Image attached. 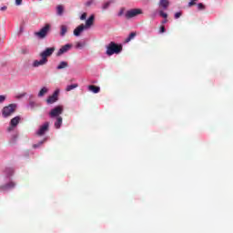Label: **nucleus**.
Instances as JSON below:
<instances>
[{
    "mask_svg": "<svg viewBox=\"0 0 233 233\" xmlns=\"http://www.w3.org/2000/svg\"><path fill=\"white\" fill-rule=\"evenodd\" d=\"M59 96V91L56 90L53 95L49 96L46 100L47 105H54L57 101V97Z\"/></svg>",
    "mask_w": 233,
    "mask_h": 233,
    "instance_id": "9",
    "label": "nucleus"
},
{
    "mask_svg": "<svg viewBox=\"0 0 233 233\" xmlns=\"http://www.w3.org/2000/svg\"><path fill=\"white\" fill-rule=\"evenodd\" d=\"M85 30H86V28L85 27V25L82 24L74 30V35L79 37V35H81Z\"/></svg>",
    "mask_w": 233,
    "mask_h": 233,
    "instance_id": "12",
    "label": "nucleus"
},
{
    "mask_svg": "<svg viewBox=\"0 0 233 233\" xmlns=\"http://www.w3.org/2000/svg\"><path fill=\"white\" fill-rule=\"evenodd\" d=\"M63 106H56L49 112V116L54 119V117H61V114L64 112Z\"/></svg>",
    "mask_w": 233,
    "mask_h": 233,
    "instance_id": "5",
    "label": "nucleus"
},
{
    "mask_svg": "<svg viewBox=\"0 0 233 233\" xmlns=\"http://www.w3.org/2000/svg\"><path fill=\"white\" fill-rule=\"evenodd\" d=\"M158 6L160 8H163V10H167V8L170 6V2H168V0H160L158 3Z\"/></svg>",
    "mask_w": 233,
    "mask_h": 233,
    "instance_id": "14",
    "label": "nucleus"
},
{
    "mask_svg": "<svg viewBox=\"0 0 233 233\" xmlns=\"http://www.w3.org/2000/svg\"><path fill=\"white\" fill-rule=\"evenodd\" d=\"M16 109H17V105L15 104H10L8 106H4L2 109L3 117H5V118L10 117V116H12Z\"/></svg>",
    "mask_w": 233,
    "mask_h": 233,
    "instance_id": "2",
    "label": "nucleus"
},
{
    "mask_svg": "<svg viewBox=\"0 0 233 233\" xmlns=\"http://www.w3.org/2000/svg\"><path fill=\"white\" fill-rule=\"evenodd\" d=\"M6 101V96L5 95H0V104L5 103Z\"/></svg>",
    "mask_w": 233,
    "mask_h": 233,
    "instance_id": "27",
    "label": "nucleus"
},
{
    "mask_svg": "<svg viewBox=\"0 0 233 233\" xmlns=\"http://www.w3.org/2000/svg\"><path fill=\"white\" fill-rule=\"evenodd\" d=\"M64 68H68V62L62 61L59 63V65L56 66V70H63Z\"/></svg>",
    "mask_w": 233,
    "mask_h": 233,
    "instance_id": "16",
    "label": "nucleus"
},
{
    "mask_svg": "<svg viewBox=\"0 0 233 233\" xmlns=\"http://www.w3.org/2000/svg\"><path fill=\"white\" fill-rule=\"evenodd\" d=\"M22 54H28V49H22Z\"/></svg>",
    "mask_w": 233,
    "mask_h": 233,
    "instance_id": "37",
    "label": "nucleus"
},
{
    "mask_svg": "<svg viewBox=\"0 0 233 233\" xmlns=\"http://www.w3.org/2000/svg\"><path fill=\"white\" fill-rule=\"evenodd\" d=\"M20 121H21V116L13 117L10 121V127L7 128L8 132H12V130H14V128H15V127L19 125Z\"/></svg>",
    "mask_w": 233,
    "mask_h": 233,
    "instance_id": "8",
    "label": "nucleus"
},
{
    "mask_svg": "<svg viewBox=\"0 0 233 233\" xmlns=\"http://www.w3.org/2000/svg\"><path fill=\"white\" fill-rule=\"evenodd\" d=\"M77 86H79V85H77V84L69 85L66 86V92H70V91L74 90V88H77Z\"/></svg>",
    "mask_w": 233,
    "mask_h": 233,
    "instance_id": "23",
    "label": "nucleus"
},
{
    "mask_svg": "<svg viewBox=\"0 0 233 233\" xmlns=\"http://www.w3.org/2000/svg\"><path fill=\"white\" fill-rule=\"evenodd\" d=\"M50 129V122H45L37 130L36 136H45Z\"/></svg>",
    "mask_w": 233,
    "mask_h": 233,
    "instance_id": "6",
    "label": "nucleus"
},
{
    "mask_svg": "<svg viewBox=\"0 0 233 233\" xmlns=\"http://www.w3.org/2000/svg\"><path fill=\"white\" fill-rule=\"evenodd\" d=\"M181 17V12H177L175 14V19H179Z\"/></svg>",
    "mask_w": 233,
    "mask_h": 233,
    "instance_id": "35",
    "label": "nucleus"
},
{
    "mask_svg": "<svg viewBox=\"0 0 233 233\" xmlns=\"http://www.w3.org/2000/svg\"><path fill=\"white\" fill-rule=\"evenodd\" d=\"M106 56H114V54H121L123 52V46L116 42H110L106 46Z\"/></svg>",
    "mask_w": 233,
    "mask_h": 233,
    "instance_id": "1",
    "label": "nucleus"
},
{
    "mask_svg": "<svg viewBox=\"0 0 233 233\" xmlns=\"http://www.w3.org/2000/svg\"><path fill=\"white\" fill-rule=\"evenodd\" d=\"M94 19H96L94 15H90V17L86 21V25L84 26L86 29L90 28V26H92L94 25Z\"/></svg>",
    "mask_w": 233,
    "mask_h": 233,
    "instance_id": "15",
    "label": "nucleus"
},
{
    "mask_svg": "<svg viewBox=\"0 0 233 233\" xmlns=\"http://www.w3.org/2000/svg\"><path fill=\"white\" fill-rule=\"evenodd\" d=\"M44 142L43 141H40L38 144H35L33 146V148H38V147H41V145L43 144Z\"/></svg>",
    "mask_w": 233,
    "mask_h": 233,
    "instance_id": "33",
    "label": "nucleus"
},
{
    "mask_svg": "<svg viewBox=\"0 0 233 233\" xmlns=\"http://www.w3.org/2000/svg\"><path fill=\"white\" fill-rule=\"evenodd\" d=\"M71 49H72V45L70 44L65 45L58 50V52L56 53V56L59 57L63 56V54H66V52H68Z\"/></svg>",
    "mask_w": 233,
    "mask_h": 233,
    "instance_id": "11",
    "label": "nucleus"
},
{
    "mask_svg": "<svg viewBox=\"0 0 233 233\" xmlns=\"http://www.w3.org/2000/svg\"><path fill=\"white\" fill-rule=\"evenodd\" d=\"M51 25L50 24H46L44 27L40 29V31L35 32V35L38 37V39H45L46 35H48V32H50Z\"/></svg>",
    "mask_w": 233,
    "mask_h": 233,
    "instance_id": "3",
    "label": "nucleus"
},
{
    "mask_svg": "<svg viewBox=\"0 0 233 233\" xmlns=\"http://www.w3.org/2000/svg\"><path fill=\"white\" fill-rule=\"evenodd\" d=\"M159 15L161 17H164V19H167V17H168V15L167 13L163 12V10L159 11Z\"/></svg>",
    "mask_w": 233,
    "mask_h": 233,
    "instance_id": "26",
    "label": "nucleus"
},
{
    "mask_svg": "<svg viewBox=\"0 0 233 233\" xmlns=\"http://www.w3.org/2000/svg\"><path fill=\"white\" fill-rule=\"evenodd\" d=\"M54 52H56V47H47L45 51L40 53V57L43 59H48V57H50Z\"/></svg>",
    "mask_w": 233,
    "mask_h": 233,
    "instance_id": "7",
    "label": "nucleus"
},
{
    "mask_svg": "<svg viewBox=\"0 0 233 233\" xmlns=\"http://www.w3.org/2000/svg\"><path fill=\"white\" fill-rule=\"evenodd\" d=\"M6 8H7L6 6H3V7H1V10L5 11V10H6Z\"/></svg>",
    "mask_w": 233,
    "mask_h": 233,
    "instance_id": "40",
    "label": "nucleus"
},
{
    "mask_svg": "<svg viewBox=\"0 0 233 233\" xmlns=\"http://www.w3.org/2000/svg\"><path fill=\"white\" fill-rule=\"evenodd\" d=\"M12 188H15V182H9L5 185L0 186V192H6L8 190H12Z\"/></svg>",
    "mask_w": 233,
    "mask_h": 233,
    "instance_id": "10",
    "label": "nucleus"
},
{
    "mask_svg": "<svg viewBox=\"0 0 233 233\" xmlns=\"http://www.w3.org/2000/svg\"><path fill=\"white\" fill-rule=\"evenodd\" d=\"M81 21H85L86 19V13H83L80 16Z\"/></svg>",
    "mask_w": 233,
    "mask_h": 233,
    "instance_id": "32",
    "label": "nucleus"
},
{
    "mask_svg": "<svg viewBox=\"0 0 233 233\" xmlns=\"http://www.w3.org/2000/svg\"><path fill=\"white\" fill-rule=\"evenodd\" d=\"M16 6H21L23 5V0H15Z\"/></svg>",
    "mask_w": 233,
    "mask_h": 233,
    "instance_id": "30",
    "label": "nucleus"
},
{
    "mask_svg": "<svg viewBox=\"0 0 233 233\" xmlns=\"http://www.w3.org/2000/svg\"><path fill=\"white\" fill-rule=\"evenodd\" d=\"M198 1H199V0H189V2H188V4H187V6H188L189 8H191V6H196Z\"/></svg>",
    "mask_w": 233,
    "mask_h": 233,
    "instance_id": "24",
    "label": "nucleus"
},
{
    "mask_svg": "<svg viewBox=\"0 0 233 233\" xmlns=\"http://www.w3.org/2000/svg\"><path fill=\"white\" fill-rule=\"evenodd\" d=\"M110 6V2L105 3L102 6L103 10H106Z\"/></svg>",
    "mask_w": 233,
    "mask_h": 233,
    "instance_id": "28",
    "label": "nucleus"
},
{
    "mask_svg": "<svg viewBox=\"0 0 233 233\" xmlns=\"http://www.w3.org/2000/svg\"><path fill=\"white\" fill-rule=\"evenodd\" d=\"M92 5H94V0H90V1L86 3V6H90Z\"/></svg>",
    "mask_w": 233,
    "mask_h": 233,
    "instance_id": "34",
    "label": "nucleus"
},
{
    "mask_svg": "<svg viewBox=\"0 0 233 233\" xmlns=\"http://www.w3.org/2000/svg\"><path fill=\"white\" fill-rule=\"evenodd\" d=\"M65 13V6H63V5H58L56 6V14L57 15H63V14Z\"/></svg>",
    "mask_w": 233,
    "mask_h": 233,
    "instance_id": "19",
    "label": "nucleus"
},
{
    "mask_svg": "<svg viewBox=\"0 0 233 233\" xmlns=\"http://www.w3.org/2000/svg\"><path fill=\"white\" fill-rule=\"evenodd\" d=\"M48 63V59L42 58L41 60H35L33 62L34 68H37V66H43V65H46Z\"/></svg>",
    "mask_w": 233,
    "mask_h": 233,
    "instance_id": "13",
    "label": "nucleus"
},
{
    "mask_svg": "<svg viewBox=\"0 0 233 233\" xmlns=\"http://www.w3.org/2000/svg\"><path fill=\"white\" fill-rule=\"evenodd\" d=\"M166 29H165V25H161L160 26V34H165Z\"/></svg>",
    "mask_w": 233,
    "mask_h": 233,
    "instance_id": "36",
    "label": "nucleus"
},
{
    "mask_svg": "<svg viewBox=\"0 0 233 233\" xmlns=\"http://www.w3.org/2000/svg\"><path fill=\"white\" fill-rule=\"evenodd\" d=\"M125 14V8H121L120 11L118 12V17H121Z\"/></svg>",
    "mask_w": 233,
    "mask_h": 233,
    "instance_id": "31",
    "label": "nucleus"
},
{
    "mask_svg": "<svg viewBox=\"0 0 233 233\" xmlns=\"http://www.w3.org/2000/svg\"><path fill=\"white\" fill-rule=\"evenodd\" d=\"M197 8L198 10H205L207 7L205 6V5H203V3H198L197 5Z\"/></svg>",
    "mask_w": 233,
    "mask_h": 233,
    "instance_id": "25",
    "label": "nucleus"
},
{
    "mask_svg": "<svg viewBox=\"0 0 233 233\" xmlns=\"http://www.w3.org/2000/svg\"><path fill=\"white\" fill-rule=\"evenodd\" d=\"M9 170H10L9 176H12V174H14V170L13 169H9Z\"/></svg>",
    "mask_w": 233,
    "mask_h": 233,
    "instance_id": "39",
    "label": "nucleus"
},
{
    "mask_svg": "<svg viewBox=\"0 0 233 233\" xmlns=\"http://www.w3.org/2000/svg\"><path fill=\"white\" fill-rule=\"evenodd\" d=\"M88 89L93 92L94 94H99L101 88L99 86H94V85H91L88 86Z\"/></svg>",
    "mask_w": 233,
    "mask_h": 233,
    "instance_id": "17",
    "label": "nucleus"
},
{
    "mask_svg": "<svg viewBox=\"0 0 233 233\" xmlns=\"http://www.w3.org/2000/svg\"><path fill=\"white\" fill-rule=\"evenodd\" d=\"M167 22H168V20L167 18H165V20L162 21V25H165Z\"/></svg>",
    "mask_w": 233,
    "mask_h": 233,
    "instance_id": "38",
    "label": "nucleus"
},
{
    "mask_svg": "<svg viewBox=\"0 0 233 233\" xmlns=\"http://www.w3.org/2000/svg\"><path fill=\"white\" fill-rule=\"evenodd\" d=\"M61 125H63V117L58 116V117H56V121L55 122V127L59 129V128H61Z\"/></svg>",
    "mask_w": 233,
    "mask_h": 233,
    "instance_id": "18",
    "label": "nucleus"
},
{
    "mask_svg": "<svg viewBox=\"0 0 233 233\" xmlns=\"http://www.w3.org/2000/svg\"><path fill=\"white\" fill-rule=\"evenodd\" d=\"M46 94H48V89L47 87L44 86L40 89L38 93V97H43Z\"/></svg>",
    "mask_w": 233,
    "mask_h": 233,
    "instance_id": "21",
    "label": "nucleus"
},
{
    "mask_svg": "<svg viewBox=\"0 0 233 233\" xmlns=\"http://www.w3.org/2000/svg\"><path fill=\"white\" fill-rule=\"evenodd\" d=\"M76 48H83L84 45L81 42H76Z\"/></svg>",
    "mask_w": 233,
    "mask_h": 233,
    "instance_id": "29",
    "label": "nucleus"
},
{
    "mask_svg": "<svg viewBox=\"0 0 233 233\" xmlns=\"http://www.w3.org/2000/svg\"><path fill=\"white\" fill-rule=\"evenodd\" d=\"M143 14V10L139 8H134L127 10L125 14L126 19H132L133 17H137V15Z\"/></svg>",
    "mask_w": 233,
    "mask_h": 233,
    "instance_id": "4",
    "label": "nucleus"
},
{
    "mask_svg": "<svg viewBox=\"0 0 233 233\" xmlns=\"http://www.w3.org/2000/svg\"><path fill=\"white\" fill-rule=\"evenodd\" d=\"M136 35H137L136 32L130 33L128 37L126 38V43H130V41H132V39H134V37H136Z\"/></svg>",
    "mask_w": 233,
    "mask_h": 233,
    "instance_id": "22",
    "label": "nucleus"
},
{
    "mask_svg": "<svg viewBox=\"0 0 233 233\" xmlns=\"http://www.w3.org/2000/svg\"><path fill=\"white\" fill-rule=\"evenodd\" d=\"M66 32H68V26L63 25L60 26V35L63 37L66 35Z\"/></svg>",
    "mask_w": 233,
    "mask_h": 233,
    "instance_id": "20",
    "label": "nucleus"
}]
</instances>
